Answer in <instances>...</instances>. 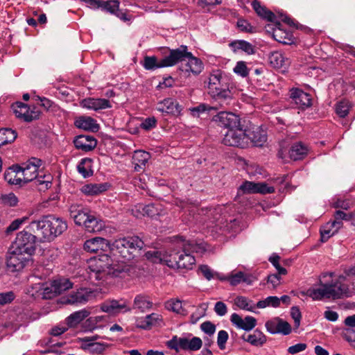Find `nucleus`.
<instances>
[{"mask_svg": "<svg viewBox=\"0 0 355 355\" xmlns=\"http://www.w3.org/2000/svg\"><path fill=\"white\" fill-rule=\"evenodd\" d=\"M304 294L313 300H335L351 297L355 294V266L339 275L334 272L323 273L320 286L311 287Z\"/></svg>", "mask_w": 355, "mask_h": 355, "instance_id": "1", "label": "nucleus"}, {"mask_svg": "<svg viewBox=\"0 0 355 355\" xmlns=\"http://www.w3.org/2000/svg\"><path fill=\"white\" fill-rule=\"evenodd\" d=\"M179 250L162 254L159 251H149L146 253L148 259L154 263H165L168 267L187 272L193 270L196 264L193 252L203 253L207 250V244L197 241H181L178 243Z\"/></svg>", "mask_w": 355, "mask_h": 355, "instance_id": "2", "label": "nucleus"}, {"mask_svg": "<svg viewBox=\"0 0 355 355\" xmlns=\"http://www.w3.org/2000/svg\"><path fill=\"white\" fill-rule=\"evenodd\" d=\"M42 160L32 157L21 165L12 166L16 173V178L9 182L12 184H19L21 182L27 183L33 181L35 184L40 187V190L47 189L52 184L53 178L51 174H46L40 170Z\"/></svg>", "mask_w": 355, "mask_h": 355, "instance_id": "3", "label": "nucleus"}, {"mask_svg": "<svg viewBox=\"0 0 355 355\" xmlns=\"http://www.w3.org/2000/svg\"><path fill=\"white\" fill-rule=\"evenodd\" d=\"M209 94L215 99L227 101L232 98V76L221 70H212L209 76Z\"/></svg>", "mask_w": 355, "mask_h": 355, "instance_id": "4", "label": "nucleus"}, {"mask_svg": "<svg viewBox=\"0 0 355 355\" xmlns=\"http://www.w3.org/2000/svg\"><path fill=\"white\" fill-rule=\"evenodd\" d=\"M28 227L31 230H37L41 234L44 241H51L67 229V224L61 218L46 216L40 220H33L30 223Z\"/></svg>", "mask_w": 355, "mask_h": 355, "instance_id": "5", "label": "nucleus"}, {"mask_svg": "<svg viewBox=\"0 0 355 355\" xmlns=\"http://www.w3.org/2000/svg\"><path fill=\"white\" fill-rule=\"evenodd\" d=\"M89 268L94 278L103 279L107 275L118 277L124 271L123 266L114 263L113 259L107 254H101L98 257L92 259L89 262Z\"/></svg>", "mask_w": 355, "mask_h": 355, "instance_id": "6", "label": "nucleus"}, {"mask_svg": "<svg viewBox=\"0 0 355 355\" xmlns=\"http://www.w3.org/2000/svg\"><path fill=\"white\" fill-rule=\"evenodd\" d=\"M144 241L138 236H127L115 240L112 244L109 243V249L115 257H119L123 260L118 262L123 263L125 260L133 258V252L144 247Z\"/></svg>", "mask_w": 355, "mask_h": 355, "instance_id": "7", "label": "nucleus"}, {"mask_svg": "<svg viewBox=\"0 0 355 355\" xmlns=\"http://www.w3.org/2000/svg\"><path fill=\"white\" fill-rule=\"evenodd\" d=\"M173 52H178V56L175 64L180 62L187 60V62L181 70L184 71L187 76L191 74L197 76L200 74L204 69V65L200 59L195 57L191 52L187 51V46L184 45L180 46L179 48L173 49Z\"/></svg>", "mask_w": 355, "mask_h": 355, "instance_id": "8", "label": "nucleus"}, {"mask_svg": "<svg viewBox=\"0 0 355 355\" xmlns=\"http://www.w3.org/2000/svg\"><path fill=\"white\" fill-rule=\"evenodd\" d=\"M32 257L28 253L10 248L6 257V266L11 272L22 270L32 261Z\"/></svg>", "mask_w": 355, "mask_h": 355, "instance_id": "9", "label": "nucleus"}, {"mask_svg": "<svg viewBox=\"0 0 355 355\" xmlns=\"http://www.w3.org/2000/svg\"><path fill=\"white\" fill-rule=\"evenodd\" d=\"M179 53L173 52V49L169 50L168 55L161 60H158L156 56H145L142 62V66L146 70L154 71L157 69L169 67L175 65Z\"/></svg>", "mask_w": 355, "mask_h": 355, "instance_id": "10", "label": "nucleus"}, {"mask_svg": "<svg viewBox=\"0 0 355 355\" xmlns=\"http://www.w3.org/2000/svg\"><path fill=\"white\" fill-rule=\"evenodd\" d=\"M36 236L23 230L17 234L11 247L13 249L33 255L35 251Z\"/></svg>", "mask_w": 355, "mask_h": 355, "instance_id": "11", "label": "nucleus"}, {"mask_svg": "<svg viewBox=\"0 0 355 355\" xmlns=\"http://www.w3.org/2000/svg\"><path fill=\"white\" fill-rule=\"evenodd\" d=\"M223 144L228 146L244 148L248 144L246 130L241 125L227 130L223 138Z\"/></svg>", "mask_w": 355, "mask_h": 355, "instance_id": "12", "label": "nucleus"}, {"mask_svg": "<svg viewBox=\"0 0 355 355\" xmlns=\"http://www.w3.org/2000/svg\"><path fill=\"white\" fill-rule=\"evenodd\" d=\"M156 110L166 115L179 116L182 115L183 107L173 98H165L158 101Z\"/></svg>", "mask_w": 355, "mask_h": 355, "instance_id": "13", "label": "nucleus"}, {"mask_svg": "<svg viewBox=\"0 0 355 355\" xmlns=\"http://www.w3.org/2000/svg\"><path fill=\"white\" fill-rule=\"evenodd\" d=\"M213 121L218 125L230 130L232 128H238L241 124L239 116L230 112H220L213 117Z\"/></svg>", "mask_w": 355, "mask_h": 355, "instance_id": "14", "label": "nucleus"}, {"mask_svg": "<svg viewBox=\"0 0 355 355\" xmlns=\"http://www.w3.org/2000/svg\"><path fill=\"white\" fill-rule=\"evenodd\" d=\"M12 109L15 116L25 121L30 122L37 119L40 113L35 109H31L26 104L21 102H17L12 105Z\"/></svg>", "mask_w": 355, "mask_h": 355, "instance_id": "15", "label": "nucleus"}, {"mask_svg": "<svg viewBox=\"0 0 355 355\" xmlns=\"http://www.w3.org/2000/svg\"><path fill=\"white\" fill-rule=\"evenodd\" d=\"M101 310L110 315H116L121 313H126L130 311L125 300H106L101 304Z\"/></svg>", "mask_w": 355, "mask_h": 355, "instance_id": "16", "label": "nucleus"}, {"mask_svg": "<svg viewBox=\"0 0 355 355\" xmlns=\"http://www.w3.org/2000/svg\"><path fill=\"white\" fill-rule=\"evenodd\" d=\"M266 328L271 334H282L288 335L291 332L290 324L279 318H275L266 322Z\"/></svg>", "mask_w": 355, "mask_h": 355, "instance_id": "17", "label": "nucleus"}, {"mask_svg": "<svg viewBox=\"0 0 355 355\" xmlns=\"http://www.w3.org/2000/svg\"><path fill=\"white\" fill-rule=\"evenodd\" d=\"M239 189L247 193H272L275 191L273 187H269L266 183H254L245 181L240 187Z\"/></svg>", "mask_w": 355, "mask_h": 355, "instance_id": "18", "label": "nucleus"}, {"mask_svg": "<svg viewBox=\"0 0 355 355\" xmlns=\"http://www.w3.org/2000/svg\"><path fill=\"white\" fill-rule=\"evenodd\" d=\"M90 295L91 292L87 288H81L64 297L62 302L69 304H83L89 300Z\"/></svg>", "mask_w": 355, "mask_h": 355, "instance_id": "19", "label": "nucleus"}, {"mask_svg": "<svg viewBox=\"0 0 355 355\" xmlns=\"http://www.w3.org/2000/svg\"><path fill=\"white\" fill-rule=\"evenodd\" d=\"M290 96L293 102L300 109H305L311 105L312 99L308 93L297 88H292L290 90Z\"/></svg>", "mask_w": 355, "mask_h": 355, "instance_id": "20", "label": "nucleus"}, {"mask_svg": "<svg viewBox=\"0 0 355 355\" xmlns=\"http://www.w3.org/2000/svg\"><path fill=\"white\" fill-rule=\"evenodd\" d=\"M202 343L200 338L193 337L189 339L185 337H180L178 340V343L172 346L173 349L178 351L179 349L183 350L197 351L202 347Z\"/></svg>", "mask_w": 355, "mask_h": 355, "instance_id": "21", "label": "nucleus"}, {"mask_svg": "<svg viewBox=\"0 0 355 355\" xmlns=\"http://www.w3.org/2000/svg\"><path fill=\"white\" fill-rule=\"evenodd\" d=\"M231 322L237 328L249 331L257 325V320L252 316L242 318L239 314L234 313L230 317Z\"/></svg>", "mask_w": 355, "mask_h": 355, "instance_id": "22", "label": "nucleus"}, {"mask_svg": "<svg viewBox=\"0 0 355 355\" xmlns=\"http://www.w3.org/2000/svg\"><path fill=\"white\" fill-rule=\"evenodd\" d=\"M83 248L88 252H96L99 250H105L109 248V242L102 237H94L87 240Z\"/></svg>", "mask_w": 355, "mask_h": 355, "instance_id": "23", "label": "nucleus"}, {"mask_svg": "<svg viewBox=\"0 0 355 355\" xmlns=\"http://www.w3.org/2000/svg\"><path fill=\"white\" fill-rule=\"evenodd\" d=\"M94 337H85L81 339V349L90 354H102L106 349V345L101 343H94Z\"/></svg>", "mask_w": 355, "mask_h": 355, "instance_id": "24", "label": "nucleus"}, {"mask_svg": "<svg viewBox=\"0 0 355 355\" xmlns=\"http://www.w3.org/2000/svg\"><path fill=\"white\" fill-rule=\"evenodd\" d=\"M75 147L77 149L82 150L85 152L92 150L97 144L96 139L89 135H79L76 137L73 141Z\"/></svg>", "mask_w": 355, "mask_h": 355, "instance_id": "25", "label": "nucleus"}, {"mask_svg": "<svg viewBox=\"0 0 355 355\" xmlns=\"http://www.w3.org/2000/svg\"><path fill=\"white\" fill-rule=\"evenodd\" d=\"M163 324V318L160 314L153 313L141 318L137 320L138 327L143 329H149L153 326H161Z\"/></svg>", "mask_w": 355, "mask_h": 355, "instance_id": "26", "label": "nucleus"}, {"mask_svg": "<svg viewBox=\"0 0 355 355\" xmlns=\"http://www.w3.org/2000/svg\"><path fill=\"white\" fill-rule=\"evenodd\" d=\"M273 38L279 43L288 44L293 42V36L290 31L285 30L279 23L275 24L272 29Z\"/></svg>", "mask_w": 355, "mask_h": 355, "instance_id": "27", "label": "nucleus"}, {"mask_svg": "<svg viewBox=\"0 0 355 355\" xmlns=\"http://www.w3.org/2000/svg\"><path fill=\"white\" fill-rule=\"evenodd\" d=\"M81 105L85 108L95 111L110 108L112 107L110 102L105 98H85L82 101Z\"/></svg>", "mask_w": 355, "mask_h": 355, "instance_id": "28", "label": "nucleus"}, {"mask_svg": "<svg viewBox=\"0 0 355 355\" xmlns=\"http://www.w3.org/2000/svg\"><path fill=\"white\" fill-rule=\"evenodd\" d=\"M270 64L274 68L285 71L289 66V60L281 51H275L270 54L268 58Z\"/></svg>", "mask_w": 355, "mask_h": 355, "instance_id": "29", "label": "nucleus"}, {"mask_svg": "<svg viewBox=\"0 0 355 355\" xmlns=\"http://www.w3.org/2000/svg\"><path fill=\"white\" fill-rule=\"evenodd\" d=\"M230 285L237 286L241 283H245L248 285H251L256 280V278L250 275L243 272L239 271L234 274H232L225 278Z\"/></svg>", "mask_w": 355, "mask_h": 355, "instance_id": "30", "label": "nucleus"}, {"mask_svg": "<svg viewBox=\"0 0 355 355\" xmlns=\"http://www.w3.org/2000/svg\"><path fill=\"white\" fill-rule=\"evenodd\" d=\"M229 46L234 53L242 51L248 55H252L256 52L255 46L243 40H234L230 43Z\"/></svg>", "mask_w": 355, "mask_h": 355, "instance_id": "31", "label": "nucleus"}, {"mask_svg": "<svg viewBox=\"0 0 355 355\" xmlns=\"http://www.w3.org/2000/svg\"><path fill=\"white\" fill-rule=\"evenodd\" d=\"M90 312L86 309L75 311L70 314L66 319L65 322L68 328L77 327L84 319L87 318Z\"/></svg>", "mask_w": 355, "mask_h": 355, "instance_id": "32", "label": "nucleus"}, {"mask_svg": "<svg viewBox=\"0 0 355 355\" xmlns=\"http://www.w3.org/2000/svg\"><path fill=\"white\" fill-rule=\"evenodd\" d=\"M108 188L107 183H90L83 185L80 191L86 196H96L107 191Z\"/></svg>", "mask_w": 355, "mask_h": 355, "instance_id": "33", "label": "nucleus"}, {"mask_svg": "<svg viewBox=\"0 0 355 355\" xmlns=\"http://www.w3.org/2000/svg\"><path fill=\"white\" fill-rule=\"evenodd\" d=\"M150 158L149 153L138 150H135L132 155V164L135 165V171H139L145 167Z\"/></svg>", "mask_w": 355, "mask_h": 355, "instance_id": "34", "label": "nucleus"}, {"mask_svg": "<svg viewBox=\"0 0 355 355\" xmlns=\"http://www.w3.org/2000/svg\"><path fill=\"white\" fill-rule=\"evenodd\" d=\"M307 153V146L302 142L293 144L288 151L289 157L294 161L304 159Z\"/></svg>", "mask_w": 355, "mask_h": 355, "instance_id": "35", "label": "nucleus"}, {"mask_svg": "<svg viewBox=\"0 0 355 355\" xmlns=\"http://www.w3.org/2000/svg\"><path fill=\"white\" fill-rule=\"evenodd\" d=\"M75 125L78 128L92 132H96L99 129L96 121L90 116H83L78 117L75 121Z\"/></svg>", "mask_w": 355, "mask_h": 355, "instance_id": "36", "label": "nucleus"}, {"mask_svg": "<svg viewBox=\"0 0 355 355\" xmlns=\"http://www.w3.org/2000/svg\"><path fill=\"white\" fill-rule=\"evenodd\" d=\"M84 227L89 233H100L105 229V224L100 218L92 215L87 222H86Z\"/></svg>", "mask_w": 355, "mask_h": 355, "instance_id": "37", "label": "nucleus"}, {"mask_svg": "<svg viewBox=\"0 0 355 355\" xmlns=\"http://www.w3.org/2000/svg\"><path fill=\"white\" fill-rule=\"evenodd\" d=\"M252 6L257 14L261 18L271 22L276 20V15L270 10H268L266 7L262 6L257 0H254L252 2Z\"/></svg>", "mask_w": 355, "mask_h": 355, "instance_id": "38", "label": "nucleus"}, {"mask_svg": "<svg viewBox=\"0 0 355 355\" xmlns=\"http://www.w3.org/2000/svg\"><path fill=\"white\" fill-rule=\"evenodd\" d=\"M77 170L83 178H89L93 175L92 159L90 158H83L77 165Z\"/></svg>", "mask_w": 355, "mask_h": 355, "instance_id": "39", "label": "nucleus"}, {"mask_svg": "<svg viewBox=\"0 0 355 355\" xmlns=\"http://www.w3.org/2000/svg\"><path fill=\"white\" fill-rule=\"evenodd\" d=\"M153 302L149 297L145 295H137L134 300L133 309H137L141 312H145L152 308Z\"/></svg>", "mask_w": 355, "mask_h": 355, "instance_id": "40", "label": "nucleus"}, {"mask_svg": "<svg viewBox=\"0 0 355 355\" xmlns=\"http://www.w3.org/2000/svg\"><path fill=\"white\" fill-rule=\"evenodd\" d=\"M247 135L248 140L250 139L256 146H262L267 140L266 133L260 128H257L256 130L247 133Z\"/></svg>", "mask_w": 355, "mask_h": 355, "instance_id": "41", "label": "nucleus"}, {"mask_svg": "<svg viewBox=\"0 0 355 355\" xmlns=\"http://www.w3.org/2000/svg\"><path fill=\"white\" fill-rule=\"evenodd\" d=\"M31 285L27 288V294L34 298L40 297L41 292L42 291L43 282L40 279L37 277H32V280L30 282Z\"/></svg>", "mask_w": 355, "mask_h": 355, "instance_id": "42", "label": "nucleus"}, {"mask_svg": "<svg viewBox=\"0 0 355 355\" xmlns=\"http://www.w3.org/2000/svg\"><path fill=\"white\" fill-rule=\"evenodd\" d=\"M243 339L254 346H262L266 342V336L258 329L248 335L246 338L243 337Z\"/></svg>", "mask_w": 355, "mask_h": 355, "instance_id": "43", "label": "nucleus"}, {"mask_svg": "<svg viewBox=\"0 0 355 355\" xmlns=\"http://www.w3.org/2000/svg\"><path fill=\"white\" fill-rule=\"evenodd\" d=\"M51 285L57 295L72 288L73 284L67 279H58L51 282Z\"/></svg>", "mask_w": 355, "mask_h": 355, "instance_id": "44", "label": "nucleus"}, {"mask_svg": "<svg viewBox=\"0 0 355 355\" xmlns=\"http://www.w3.org/2000/svg\"><path fill=\"white\" fill-rule=\"evenodd\" d=\"M183 302L179 299H171L166 302V308L181 315H187V311L183 308Z\"/></svg>", "mask_w": 355, "mask_h": 355, "instance_id": "45", "label": "nucleus"}, {"mask_svg": "<svg viewBox=\"0 0 355 355\" xmlns=\"http://www.w3.org/2000/svg\"><path fill=\"white\" fill-rule=\"evenodd\" d=\"M17 138V133L10 128L0 129V147L11 143Z\"/></svg>", "mask_w": 355, "mask_h": 355, "instance_id": "46", "label": "nucleus"}, {"mask_svg": "<svg viewBox=\"0 0 355 355\" xmlns=\"http://www.w3.org/2000/svg\"><path fill=\"white\" fill-rule=\"evenodd\" d=\"M234 304L239 309L251 312L257 307L252 300L244 296L236 297L234 299Z\"/></svg>", "mask_w": 355, "mask_h": 355, "instance_id": "47", "label": "nucleus"}, {"mask_svg": "<svg viewBox=\"0 0 355 355\" xmlns=\"http://www.w3.org/2000/svg\"><path fill=\"white\" fill-rule=\"evenodd\" d=\"M339 229L333 225V223L329 222L320 229V235L322 242H326L331 236H334Z\"/></svg>", "mask_w": 355, "mask_h": 355, "instance_id": "48", "label": "nucleus"}, {"mask_svg": "<svg viewBox=\"0 0 355 355\" xmlns=\"http://www.w3.org/2000/svg\"><path fill=\"white\" fill-rule=\"evenodd\" d=\"M141 215L154 217L159 214V209L154 204H148L146 205H139L136 207Z\"/></svg>", "mask_w": 355, "mask_h": 355, "instance_id": "49", "label": "nucleus"}, {"mask_svg": "<svg viewBox=\"0 0 355 355\" xmlns=\"http://www.w3.org/2000/svg\"><path fill=\"white\" fill-rule=\"evenodd\" d=\"M352 106V103L348 100L343 99L336 103L335 108L336 113L340 117H345L348 114Z\"/></svg>", "mask_w": 355, "mask_h": 355, "instance_id": "50", "label": "nucleus"}, {"mask_svg": "<svg viewBox=\"0 0 355 355\" xmlns=\"http://www.w3.org/2000/svg\"><path fill=\"white\" fill-rule=\"evenodd\" d=\"M352 213L347 214L343 211L338 210L334 214V220L331 222L333 223V225L336 226L337 229H340L343 226V220H352Z\"/></svg>", "mask_w": 355, "mask_h": 355, "instance_id": "51", "label": "nucleus"}, {"mask_svg": "<svg viewBox=\"0 0 355 355\" xmlns=\"http://www.w3.org/2000/svg\"><path fill=\"white\" fill-rule=\"evenodd\" d=\"M280 305V300L277 296H269L263 300H259L257 304V308L264 309L268 306L277 308Z\"/></svg>", "mask_w": 355, "mask_h": 355, "instance_id": "52", "label": "nucleus"}, {"mask_svg": "<svg viewBox=\"0 0 355 355\" xmlns=\"http://www.w3.org/2000/svg\"><path fill=\"white\" fill-rule=\"evenodd\" d=\"M30 216H25L21 218H17L14 220L6 228V234H10L14 231L17 230L19 229L21 225L25 224L29 220Z\"/></svg>", "mask_w": 355, "mask_h": 355, "instance_id": "53", "label": "nucleus"}, {"mask_svg": "<svg viewBox=\"0 0 355 355\" xmlns=\"http://www.w3.org/2000/svg\"><path fill=\"white\" fill-rule=\"evenodd\" d=\"M0 202L5 206L15 207L19 202L18 198L13 193L1 195Z\"/></svg>", "mask_w": 355, "mask_h": 355, "instance_id": "54", "label": "nucleus"}, {"mask_svg": "<svg viewBox=\"0 0 355 355\" xmlns=\"http://www.w3.org/2000/svg\"><path fill=\"white\" fill-rule=\"evenodd\" d=\"M233 71L242 78H245L249 75V69L247 67L246 62L244 61L237 62L233 69Z\"/></svg>", "mask_w": 355, "mask_h": 355, "instance_id": "55", "label": "nucleus"}, {"mask_svg": "<svg viewBox=\"0 0 355 355\" xmlns=\"http://www.w3.org/2000/svg\"><path fill=\"white\" fill-rule=\"evenodd\" d=\"M100 6L102 7L105 10L112 14H116L119 10V2L116 0H110L103 2L102 4H100L99 7Z\"/></svg>", "mask_w": 355, "mask_h": 355, "instance_id": "56", "label": "nucleus"}, {"mask_svg": "<svg viewBox=\"0 0 355 355\" xmlns=\"http://www.w3.org/2000/svg\"><path fill=\"white\" fill-rule=\"evenodd\" d=\"M91 214V211L89 208L85 207L83 209V211L77 216V218L74 220L75 223L77 225H83L85 226L86 222L89 219Z\"/></svg>", "mask_w": 355, "mask_h": 355, "instance_id": "57", "label": "nucleus"}, {"mask_svg": "<svg viewBox=\"0 0 355 355\" xmlns=\"http://www.w3.org/2000/svg\"><path fill=\"white\" fill-rule=\"evenodd\" d=\"M42 291L40 293V297L43 299H51L56 295L55 293L53 292V289L50 284L43 282Z\"/></svg>", "mask_w": 355, "mask_h": 355, "instance_id": "58", "label": "nucleus"}, {"mask_svg": "<svg viewBox=\"0 0 355 355\" xmlns=\"http://www.w3.org/2000/svg\"><path fill=\"white\" fill-rule=\"evenodd\" d=\"M342 335L346 340L355 346V329L346 326L343 330Z\"/></svg>", "mask_w": 355, "mask_h": 355, "instance_id": "59", "label": "nucleus"}, {"mask_svg": "<svg viewBox=\"0 0 355 355\" xmlns=\"http://www.w3.org/2000/svg\"><path fill=\"white\" fill-rule=\"evenodd\" d=\"M198 272H200L206 279L211 280L217 275L207 265H200L198 268Z\"/></svg>", "mask_w": 355, "mask_h": 355, "instance_id": "60", "label": "nucleus"}, {"mask_svg": "<svg viewBox=\"0 0 355 355\" xmlns=\"http://www.w3.org/2000/svg\"><path fill=\"white\" fill-rule=\"evenodd\" d=\"M228 333L225 330H220L218 333L217 344L220 349L223 350L225 349V344L228 340Z\"/></svg>", "mask_w": 355, "mask_h": 355, "instance_id": "61", "label": "nucleus"}, {"mask_svg": "<svg viewBox=\"0 0 355 355\" xmlns=\"http://www.w3.org/2000/svg\"><path fill=\"white\" fill-rule=\"evenodd\" d=\"M85 207V206L82 204H72L70 206L69 214L73 220L83 211Z\"/></svg>", "mask_w": 355, "mask_h": 355, "instance_id": "62", "label": "nucleus"}, {"mask_svg": "<svg viewBox=\"0 0 355 355\" xmlns=\"http://www.w3.org/2000/svg\"><path fill=\"white\" fill-rule=\"evenodd\" d=\"M209 108L208 105L202 103L196 107H191L189 110L193 116L199 117L202 113L208 110Z\"/></svg>", "mask_w": 355, "mask_h": 355, "instance_id": "63", "label": "nucleus"}, {"mask_svg": "<svg viewBox=\"0 0 355 355\" xmlns=\"http://www.w3.org/2000/svg\"><path fill=\"white\" fill-rule=\"evenodd\" d=\"M157 120L154 116L145 119L140 126L143 130H149L156 126Z\"/></svg>", "mask_w": 355, "mask_h": 355, "instance_id": "64", "label": "nucleus"}]
</instances>
